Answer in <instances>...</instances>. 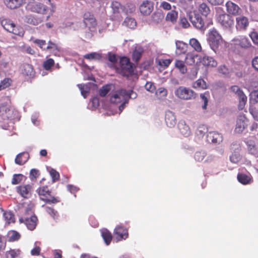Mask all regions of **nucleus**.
<instances>
[{
  "label": "nucleus",
  "mask_w": 258,
  "mask_h": 258,
  "mask_svg": "<svg viewBox=\"0 0 258 258\" xmlns=\"http://www.w3.org/2000/svg\"><path fill=\"white\" fill-rule=\"evenodd\" d=\"M21 71L24 76H27L29 78L33 77L35 75L33 67L30 64H24L22 67Z\"/></svg>",
  "instance_id": "nucleus-21"
},
{
  "label": "nucleus",
  "mask_w": 258,
  "mask_h": 258,
  "mask_svg": "<svg viewBox=\"0 0 258 258\" xmlns=\"http://www.w3.org/2000/svg\"><path fill=\"white\" fill-rule=\"evenodd\" d=\"M189 45L197 52L202 51V46L199 41L196 38H191L189 41Z\"/></svg>",
  "instance_id": "nucleus-33"
},
{
  "label": "nucleus",
  "mask_w": 258,
  "mask_h": 258,
  "mask_svg": "<svg viewBox=\"0 0 258 258\" xmlns=\"http://www.w3.org/2000/svg\"><path fill=\"white\" fill-rule=\"evenodd\" d=\"M247 119L244 115H240L237 120L235 132L241 133L247 126Z\"/></svg>",
  "instance_id": "nucleus-18"
},
{
  "label": "nucleus",
  "mask_w": 258,
  "mask_h": 258,
  "mask_svg": "<svg viewBox=\"0 0 258 258\" xmlns=\"http://www.w3.org/2000/svg\"><path fill=\"white\" fill-rule=\"evenodd\" d=\"M8 237L9 241H15L19 240L20 238L21 235L16 231H10L8 233Z\"/></svg>",
  "instance_id": "nucleus-35"
},
{
  "label": "nucleus",
  "mask_w": 258,
  "mask_h": 258,
  "mask_svg": "<svg viewBox=\"0 0 258 258\" xmlns=\"http://www.w3.org/2000/svg\"><path fill=\"white\" fill-rule=\"evenodd\" d=\"M37 218L35 216H32L30 218H21L20 222L24 223L28 229L33 230L36 226Z\"/></svg>",
  "instance_id": "nucleus-15"
},
{
  "label": "nucleus",
  "mask_w": 258,
  "mask_h": 258,
  "mask_svg": "<svg viewBox=\"0 0 258 258\" xmlns=\"http://www.w3.org/2000/svg\"><path fill=\"white\" fill-rule=\"evenodd\" d=\"M3 216L7 223L9 224L15 222L14 215L11 212L9 211L4 212Z\"/></svg>",
  "instance_id": "nucleus-37"
},
{
  "label": "nucleus",
  "mask_w": 258,
  "mask_h": 258,
  "mask_svg": "<svg viewBox=\"0 0 258 258\" xmlns=\"http://www.w3.org/2000/svg\"><path fill=\"white\" fill-rule=\"evenodd\" d=\"M165 121L166 125L169 127H172L176 123V120L174 114L170 111L166 112L165 116Z\"/></svg>",
  "instance_id": "nucleus-19"
},
{
  "label": "nucleus",
  "mask_w": 258,
  "mask_h": 258,
  "mask_svg": "<svg viewBox=\"0 0 258 258\" xmlns=\"http://www.w3.org/2000/svg\"><path fill=\"white\" fill-rule=\"evenodd\" d=\"M195 89H206L208 87L206 82L203 79H198L192 84Z\"/></svg>",
  "instance_id": "nucleus-32"
},
{
  "label": "nucleus",
  "mask_w": 258,
  "mask_h": 258,
  "mask_svg": "<svg viewBox=\"0 0 258 258\" xmlns=\"http://www.w3.org/2000/svg\"><path fill=\"white\" fill-rule=\"evenodd\" d=\"M249 36L253 43L258 45V33L255 31H253L249 34Z\"/></svg>",
  "instance_id": "nucleus-63"
},
{
  "label": "nucleus",
  "mask_w": 258,
  "mask_h": 258,
  "mask_svg": "<svg viewBox=\"0 0 258 258\" xmlns=\"http://www.w3.org/2000/svg\"><path fill=\"white\" fill-rule=\"evenodd\" d=\"M143 51V48L140 47L136 48L133 53V59L138 61L141 57Z\"/></svg>",
  "instance_id": "nucleus-44"
},
{
  "label": "nucleus",
  "mask_w": 258,
  "mask_h": 258,
  "mask_svg": "<svg viewBox=\"0 0 258 258\" xmlns=\"http://www.w3.org/2000/svg\"><path fill=\"white\" fill-rule=\"evenodd\" d=\"M28 7L32 11L38 13H43L46 10V7L45 6L42 4L36 2L30 3L28 5Z\"/></svg>",
  "instance_id": "nucleus-20"
},
{
  "label": "nucleus",
  "mask_w": 258,
  "mask_h": 258,
  "mask_svg": "<svg viewBox=\"0 0 258 258\" xmlns=\"http://www.w3.org/2000/svg\"><path fill=\"white\" fill-rule=\"evenodd\" d=\"M43 208H45L46 212L50 215L51 217L54 220H56L58 219V214L56 211H55L53 208L49 207L48 206H45V205H42Z\"/></svg>",
  "instance_id": "nucleus-34"
},
{
  "label": "nucleus",
  "mask_w": 258,
  "mask_h": 258,
  "mask_svg": "<svg viewBox=\"0 0 258 258\" xmlns=\"http://www.w3.org/2000/svg\"><path fill=\"white\" fill-rule=\"evenodd\" d=\"M99 105V99L97 97H93L89 104V107L92 109H96Z\"/></svg>",
  "instance_id": "nucleus-54"
},
{
  "label": "nucleus",
  "mask_w": 258,
  "mask_h": 258,
  "mask_svg": "<svg viewBox=\"0 0 258 258\" xmlns=\"http://www.w3.org/2000/svg\"><path fill=\"white\" fill-rule=\"evenodd\" d=\"M236 28L237 30H245L249 25L247 17L240 15L236 18Z\"/></svg>",
  "instance_id": "nucleus-11"
},
{
  "label": "nucleus",
  "mask_w": 258,
  "mask_h": 258,
  "mask_svg": "<svg viewBox=\"0 0 258 258\" xmlns=\"http://www.w3.org/2000/svg\"><path fill=\"white\" fill-rule=\"evenodd\" d=\"M232 42L235 45H239L242 48H248L251 46V43L248 39L243 36H240L234 38Z\"/></svg>",
  "instance_id": "nucleus-13"
},
{
  "label": "nucleus",
  "mask_w": 258,
  "mask_h": 258,
  "mask_svg": "<svg viewBox=\"0 0 258 258\" xmlns=\"http://www.w3.org/2000/svg\"><path fill=\"white\" fill-rule=\"evenodd\" d=\"M163 15L159 12H155L151 16L152 20L154 23H158L163 19Z\"/></svg>",
  "instance_id": "nucleus-49"
},
{
  "label": "nucleus",
  "mask_w": 258,
  "mask_h": 258,
  "mask_svg": "<svg viewBox=\"0 0 258 258\" xmlns=\"http://www.w3.org/2000/svg\"><path fill=\"white\" fill-rule=\"evenodd\" d=\"M174 10H171L170 12L167 14L166 16V20L167 21H170L173 23L176 22L178 18V12L175 9L176 7L173 6Z\"/></svg>",
  "instance_id": "nucleus-28"
},
{
  "label": "nucleus",
  "mask_w": 258,
  "mask_h": 258,
  "mask_svg": "<svg viewBox=\"0 0 258 258\" xmlns=\"http://www.w3.org/2000/svg\"><path fill=\"white\" fill-rule=\"evenodd\" d=\"M240 159V155L238 153H234L230 156V160L233 163H238Z\"/></svg>",
  "instance_id": "nucleus-58"
},
{
  "label": "nucleus",
  "mask_w": 258,
  "mask_h": 258,
  "mask_svg": "<svg viewBox=\"0 0 258 258\" xmlns=\"http://www.w3.org/2000/svg\"><path fill=\"white\" fill-rule=\"evenodd\" d=\"M84 57L85 58L87 59L99 60L101 59V55L100 53L97 52H91L90 53L85 54Z\"/></svg>",
  "instance_id": "nucleus-47"
},
{
  "label": "nucleus",
  "mask_w": 258,
  "mask_h": 258,
  "mask_svg": "<svg viewBox=\"0 0 258 258\" xmlns=\"http://www.w3.org/2000/svg\"><path fill=\"white\" fill-rule=\"evenodd\" d=\"M237 179L239 182L245 185L250 184L253 182L252 177L249 173H238Z\"/></svg>",
  "instance_id": "nucleus-22"
},
{
  "label": "nucleus",
  "mask_w": 258,
  "mask_h": 258,
  "mask_svg": "<svg viewBox=\"0 0 258 258\" xmlns=\"http://www.w3.org/2000/svg\"><path fill=\"white\" fill-rule=\"evenodd\" d=\"M248 153L255 157L258 156V147L253 141L248 140L246 142Z\"/></svg>",
  "instance_id": "nucleus-25"
},
{
  "label": "nucleus",
  "mask_w": 258,
  "mask_h": 258,
  "mask_svg": "<svg viewBox=\"0 0 258 258\" xmlns=\"http://www.w3.org/2000/svg\"><path fill=\"white\" fill-rule=\"evenodd\" d=\"M137 94L132 90H126L123 89L115 91L110 96V101L112 103H121L119 110L121 112L128 103L130 99H135Z\"/></svg>",
  "instance_id": "nucleus-1"
},
{
  "label": "nucleus",
  "mask_w": 258,
  "mask_h": 258,
  "mask_svg": "<svg viewBox=\"0 0 258 258\" xmlns=\"http://www.w3.org/2000/svg\"><path fill=\"white\" fill-rule=\"evenodd\" d=\"M16 191L23 198L28 199L32 195L33 188L30 184H23L16 188Z\"/></svg>",
  "instance_id": "nucleus-8"
},
{
  "label": "nucleus",
  "mask_w": 258,
  "mask_h": 258,
  "mask_svg": "<svg viewBox=\"0 0 258 258\" xmlns=\"http://www.w3.org/2000/svg\"><path fill=\"white\" fill-rule=\"evenodd\" d=\"M114 232L118 241L125 239L128 237L127 230L121 226H117L115 228Z\"/></svg>",
  "instance_id": "nucleus-16"
},
{
  "label": "nucleus",
  "mask_w": 258,
  "mask_h": 258,
  "mask_svg": "<svg viewBox=\"0 0 258 258\" xmlns=\"http://www.w3.org/2000/svg\"><path fill=\"white\" fill-rule=\"evenodd\" d=\"M167 95V91L166 89L163 87L159 88L156 91V95L159 99H164Z\"/></svg>",
  "instance_id": "nucleus-40"
},
{
  "label": "nucleus",
  "mask_w": 258,
  "mask_h": 258,
  "mask_svg": "<svg viewBox=\"0 0 258 258\" xmlns=\"http://www.w3.org/2000/svg\"><path fill=\"white\" fill-rule=\"evenodd\" d=\"M238 98L239 103L238 107L239 110H242L244 109L245 104L247 102V97L243 92L238 95L237 96Z\"/></svg>",
  "instance_id": "nucleus-31"
},
{
  "label": "nucleus",
  "mask_w": 258,
  "mask_h": 258,
  "mask_svg": "<svg viewBox=\"0 0 258 258\" xmlns=\"http://www.w3.org/2000/svg\"><path fill=\"white\" fill-rule=\"evenodd\" d=\"M187 16L189 20L195 28L201 29L204 27V21L199 14L191 11L187 13Z\"/></svg>",
  "instance_id": "nucleus-7"
},
{
  "label": "nucleus",
  "mask_w": 258,
  "mask_h": 258,
  "mask_svg": "<svg viewBox=\"0 0 258 258\" xmlns=\"http://www.w3.org/2000/svg\"><path fill=\"white\" fill-rule=\"evenodd\" d=\"M54 64V60L52 58H49L44 62L43 67L46 70H49Z\"/></svg>",
  "instance_id": "nucleus-56"
},
{
  "label": "nucleus",
  "mask_w": 258,
  "mask_h": 258,
  "mask_svg": "<svg viewBox=\"0 0 258 258\" xmlns=\"http://www.w3.org/2000/svg\"><path fill=\"white\" fill-rule=\"evenodd\" d=\"M226 9L227 14L232 16H237L241 14L242 10L236 4L234 3L228 1L226 4Z\"/></svg>",
  "instance_id": "nucleus-10"
},
{
  "label": "nucleus",
  "mask_w": 258,
  "mask_h": 258,
  "mask_svg": "<svg viewBox=\"0 0 258 258\" xmlns=\"http://www.w3.org/2000/svg\"><path fill=\"white\" fill-rule=\"evenodd\" d=\"M207 132V128L204 126L202 125L199 126L196 132V134L198 136H199L200 138L203 137L205 134Z\"/></svg>",
  "instance_id": "nucleus-57"
},
{
  "label": "nucleus",
  "mask_w": 258,
  "mask_h": 258,
  "mask_svg": "<svg viewBox=\"0 0 258 258\" xmlns=\"http://www.w3.org/2000/svg\"><path fill=\"white\" fill-rule=\"evenodd\" d=\"M210 96L209 92H206L203 94L200 95V97L202 100L204 101V104L202 106V108L204 109L207 108V104L208 102V97Z\"/></svg>",
  "instance_id": "nucleus-52"
},
{
  "label": "nucleus",
  "mask_w": 258,
  "mask_h": 258,
  "mask_svg": "<svg viewBox=\"0 0 258 258\" xmlns=\"http://www.w3.org/2000/svg\"><path fill=\"white\" fill-rule=\"evenodd\" d=\"M2 25L4 27V28L9 32L14 24L11 20L8 19H4L1 22Z\"/></svg>",
  "instance_id": "nucleus-43"
},
{
  "label": "nucleus",
  "mask_w": 258,
  "mask_h": 258,
  "mask_svg": "<svg viewBox=\"0 0 258 258\" xmlns=\"http://www.w3.org/2000/svg\"><path fill=\"white\" fill-rule=\"evenodd\" d=\"M178 127L180 133L184 137H188L190 134L191 131L189 126L186 124L185 122L183 120H181L178 124Z\"/></svg>",
  "instance_id": "nucleus-23"
},
{
  "label": "nucleus",
  "mask_w": 258,
  "mask_h": 258,
  "mask_svg": "<svg viewBox=\"0 0 258 258\" xmlns=\"http://www.w3.org/2000/svg\"><path fill=\"white\" fill-rule=\"evenodd\" d=\"M200 62L205 66L215 67L217 65V61L212 57L209 56H203Z\"/></svg>",
  "instance_id": "nucleus-26"
},
{
  "label": "nucleus",
  "mask_w": 258,
  "mask_h": 258,
  "mask_svg": "<svg viewBox=\"0 0 258 258\" xmlns=\"http://www.w3.org/2000/svg\"><path fill=\"white\" fill-rule=\"evenodd\" d=\"M78 87L81 91L82 96L86 98L89 92V87L87 85L78 84Z\"/></svg>",
  "instance_id": "nucleus-50"
},
{
  "label": "nucleus",
  "mask_w": 258,
  "mask_h": 258,
  "mask_svg": "<svg viewBox=\"0 0 258 258\" xmlns=\"http://www.w3.org/2000/svg\"><path fill=\"white\" fill-rule=\"evenodd\" d=\"M84 23L91 31L95 28L97 23L94 16L90 13H86L84 16Z\"/></svg>",
  "instance_id": "nucleus-12"
},
{
  "label": "nucleus",
  "mask_w": 258,
  "mask_h": 258,
  "mask_svg": "<svg viewBox=\"0 0 258 258\" xmlns=\"http://www.w3.org/2000/svg\"><path fill=\"white\" fill-rule=\"evenodd\" d=\"M17 111L11 105V99L9 97L5 96L2 98L0 104V117L2 119L11 121L13 119Z\"/></svg>",
  "instance_id": "nucleus-2"
},
{
  "label": "nucleus",
  "mask_w": 258,
  "mask_h": 258,
  "mask_svg": "<svg viewBox=\"0 0 258 258\" xmlns=\"http://www.w3.org/2000/svg\"><path fill=\"white\" fill-rule=\"evenodd\" d=\"M139 10L143 15H149L154 10V4L150 1H144L140 5Z\"/></svg>",
  "instance_id": "nucleus-9"
},
{
  "label": "nucleus",
  "mask_w": 258,
  "mask_h": 258,
  "mask_svg": "<svg viewBox=\"0 0 258 258\" xmlns=\"http://www.w3.org/2000/svg\"><path fill=\"white\" fill-rule=\"evenodd\" d=\"M207 41L211 48L217 52L224 43L222 36L218 31L214 28L210 30L208 33Z\"/></svg>",
  "instance_id": "nucleus-3"
},
{
  "label": "nucleus",
  "mask_w": 258,
  "mask_h": 258,
  "mask_svg": "<svg viewBox=\"0 0 258 258\" xmlns=\"http://www.w3.org/2000/svg\"><path fill=\"white\" fill-rule=\"evenodd\" d=\"M175 67L179 70L182 74H185L187 71L186 67L184 62L180 60H176L175 62Z\"/></svg>",
  "instance_id": "nucleus-36"
},
{
  "label": "nucleus",
  "mask_w": 258,
  "mask_h": 258,
  "mask_svg": "<svg viewBox=\"0 0 258 258\" xmlns=\"http://www.w3.org/2000/svg\"><path fill=\"white\" fill-rule=\"evenodd\" d=\"M11 83V80L9 78H5L0 83V90L9 87Z\"/></svg>",
  "instance_id": "nucleus-55"
},
{
  "label": "nucleus",
  "mask_w": 258,
  "mask_h": 258,
  "mask_svg": "<svg viewBox=\"0 0 258 258\" xmlns=\"http://www.w3.org/2000/svg\"><path fill=\"white\" fill-rule=\"evenodd\" d=\"M20 254L19 249H11L6 252V258H16Z\"/></svg>",
  "instance_id": "nucleus-41"
},
{
  "label": "nucleus",
  "mask_w": 258,
  "mask_h": 258,
  "mask_svg": "<svg viewBox=\"0 0 258 258\" xmlns=\"http://www.w3.org/2000/svg\"><path fill=\"white\" fill-rule=\"evenodd\" d=\"M9 32L20 36H22L24 33L23 29L20 26H16L15 24L13 25L12 29L10 30Z\"/></svg>",
  "instance_id": "nucleus-38"
},
{
  "label": "nucleus",
  "mask_w": 258,
  "mask_h": 258,
  "mask_svg": "<svg viewBox=\"0 0 258 258\" xmlns=\"http://www.w3.org/2000/svg\"><path fill=\"white\" fill-rule=\"evenodd\" d=\"M29 155L27 152H23L19 154L16 159H15V163L16 164L22 165L25 164L29 159Z\"/></svg>",
  "instance_id": "nucleus-27"
},
{
  "label": "nucleus",
  "mask_w": 258,
  "mask_h": 258,
  "mask_svg": "<svg viewBox=\"0 0 258 258\" xmlns=\"http://www.w3.org/2000/svg\"><path fill=\"white\" fill-rule=\"evenodd\" d=\"M197 56V55H194L192 53L187 54L185 58V63L189 65L194 64L195 62V58Z\"/></svg>",
  "instance_id": "nucleus-46"
},
{
  "label": "nucleus",
  "mask_w": 258,
  "mask_h": 258,
  "mask_svg": "<svg viewBox=\"0 0 258 258\" xmlns=\"http://www.w3.org/2000/svg\"><path fill=\"white\" fill-rule=\"evenodd\" d=\"M37 193L40 197L41 200L48 204H55L60 202L58 198L52 197L50 195V191L47 186L39 187L36 190Z\"/></svg>",
  "instance_id": "nucleus-4"
},
{
  "label": "nucleus",
  "mask_w": 258,
  "mask_h": 258,
  "mask_svg": "<svg viewBox=\"0 0 258 258\" xmlns=\"http://www.w3.org/2000/svg\"><path fill=\"white\" fill-rule=\"evenodd\" d=\"M176 55H181L185 53L187 51V44L182 41H176L175 42Z\"/></svg>",
  "instance_id": "nucleus-24"
},
{
  "label": "nucleus",
  "mask_w": 258,
  "mask_h": 258,
  "mask_svg": "<svg viewBox=\"0 0 258 258\" xmlns=\"http://www.w3.org/2000/svg\"><path fill=\"white\" fill-rule=\"evenodd\" d=\"M199 11L202 15L205 16H207L210 12L209 8L205 3H202L199 6Z\"/></svg>",
  "instance_id": "nucleus-42"
},
{
  "label": "nucleus",
  "mask_w": 258,
  "mask_h": 258,
  "mask_svg": "<svg viewBox=\"0 0 258 258\" xmlns=\"http://www.w3.org/2000/svg\"><path fill=\"white\" fill-rule=\"evenodd\" d=\"M110 89V86L106 85L105 86L102 87L100 90H99V95L101 97H104L109 92Z\"/></svg>",
  "instance_id": "nucleus-60"
},
{
  "label": "nucleus",
  "mask_w": 258,
  "mask_h": 258,
  "mask_svg": "<svg viewBox=\"0 0 258 258\" xmlns=\"http://www.w3.org/2000/svg\"><path fill=\"white\" fill-rule=\"evenodd\" d=\"M172 60L170 59H157L156 63L163 68H166L171 63Z\"/></svg>",
  "instance_id": "nucleus-39"
},
{
  "label": "nucleus",
  "mask_w": 258,
  "mask_h": 258,
  "mask_svg": "<svg viewBox=\"0 0 258 258\" xmlns=\"http://www.w3.org/2000/svg\"><path fill=\"white\" fill-rule=\"evenodd\" d=\"M123 24L124 25L131 29L134 28L136 26V22L135 20L132 18H126L125 19Z\"/></svg>",
  "instance_id": "nucleus-48"
},
{
  "label": "nucleus",
  "mask_w": 258,
  "mask_h": 258,
  "mask_svg": "<svg viewBox=\"0 0 258 258\" xmlns=\"http://www.w3.org/2000/svg\"><path fill=\"white\" fill-rule=\"evenodd\" d=\"M120 66L123 75L126 76V73H130L132 71V66L128 58L126 57H121L120 59Z\"/></svg>",
  "instance_id": "nucleus-14"
},
{
  "label": "nucleus",
  "mask_w": 258,
  "mask_h": 258,
  "mask_svg": "<svg viewBox=\"0 0 258 258\" xmlns=\"http://www.w3.org/2000/svg\"><path fill=\"white\" fill-rule=\"evenodd\" d=\"M40 244L39 242H35V247L31 250V254L32 255H39L41 251V249L40 247L38 246V244Z\"/></svg>",
  "instance_id": "nucleus-59"
},
{
  "label": "nucleus",
  "mask_w": 258,
  "mask_h": 258,
  "mask_svg": "<svg viewBox=\"0 0 258 258\" xmlns=\"http://www.w3.org/2000/svg\"><path fill=\"white\" fill-rule=\"evenodd\" d=\"M24 176L21 174H15L13 175L12 180V184L14 185H16L20 183Z\"/></svg>",
  "instance_id": "nucleus-51"
},
{
  "label": "nucleus",
  "mask_w": 258,
  "mask_h": 258,
  "mask_svg": "<svg viewBox=\"0 0 258 258\" xmlns=\"http://www.w3.org/2000/svg\"><path fill=\"white\" fill-rule=\"evenodd\" d=\"M175 96L182 100H191L196 98V93L191 89L183 86L177 88L174 92Z\"/></svg>",
  "instance_id": "nucleus-6"
},
{
  "label": "nucleus",
  "mask_w": 258,
  "mask_h": 258,
  "mask_svg": "<svg viewBox=\"0 0 258 258\" xmlns=\"http://www.w3.org/2000/svg\"><path fill=\"white\" fill-rule=\"evenodd\" d=\"M49 173L52 177L53 182H55V181L58 180L59 178V174L55 170L51 169L49 171Z\"/></svg>",
  "instance_id": "nucleus-61"
},
{
  "label": "nucleus",
  "mask_w": 258,
  "mask_h": 258,
  "mask_svg": "<svg viewBox=\"0 0 258 258\" xmlns=\"http://www.w3.org/2000/svg\"><path fill=\"white\" fill-rule=\"evenodd\" d=\"M102 236L107 245H109L112 240V235L111 233L106 229H103L101 230Z\"/></svg>",
  "instance_id": "nucleus-30"
},
{
  "label": "nucleus",
  "mask_w": 258,
  "mask_h": 258,
  "mask_svg": "<svg viewBox=\"0 0 258 258\" xmlns=\"http://www.w3.org/2000/svg\"><path fill=\"white\" fill-rule=\"evenodd\" d=\"M111 8L114 13H119L123 10L121 4L116 1L112 3Z\"/></svg>",
  "instance_id": "nucleus-45"
},
{
  "label": "nucleus",
  "mask_w": 258,
  "mask_h": 258,
  "mask_svg": "<svg viewBox=\"0 0 258 258\" xmlns=\"http://www.w3.org/2000/svg\"><path fill=\"white\" fill-rule=\"evenodd\" d=\"M23 2V0H5V3L7 6L11 9H16L19 7Z\"/></svg>",
  "instance_id": "nucleus-29"
},
{
  "label": "nucleus",
  "mask_w": 258,
  "mask_h": 258,
  "mask_svg": "<svg viewBox=\"0 0 258 258\" xmlns=\"http://www.w3.org/2000/svg\"><path fill=\"white\" fill-rule=\"evenodd\" d=\"M222 140L221 135L216 132H209L207 135V140L209 143L219 144Z\"/></svg>",
  "instance_id": "nucleus-17"
},
{
  "label": "nucleus",
  "mask_w": 258,
  "mask_h": 258,
  "mask_svg": "<svg viewBox=\"0 0 258 258\" xmlns=\"http://www.w3.org/2000/svg\"><path fill=\"white\" fill-rule=\"evenodd\" d=\"M230 90L231 92L236 94L237 96L240 94L242 93L243 91L237 86H232L230 88Z\"/></svg>",
  "instance_id": "nucleus-62"
},
{
  "label": "nucleus",
  "mask_w": 258,
  "mask_h": 258,
  "mask_svg": "<svg viewBox=\"0 0 258 258\" xmlns=\"http://www.w3.org/2000/svg\"><path fill=\"white\" fill-rule=\"evenodd\" d=\"M216 20L223 29L230 30L234 26V20L229 15L223 13H217Z\"/></svg>",
  "instance_id": "nucleus-5"
},
{
  "label": "nucleus",
  "mask_w": 258,
  "mask_h": 258,
  "mask_svg": "<svg viewBox=\"0 0 258 258\" xmlns=\"http://www.w3.org/2000/svg\"><path fill=\"white\" fill-rule=\"evenodd\" d=\"M206 156V153L205 151L197 152L195 155V159L198 162H201L203 160Z\"/></svg>",
  "instance_id": "nucleus-53"
},
{
  "label": "nucleus",
  "mask_w": 258,
  "mask_h": 258,
  "mask_svg": "<svg viewBox=\"0 0 258 258\" xmlns=\"http://www.w3.org/2000/svg\"><path fill=\"white\" fill-rule=\"evenodd\" d=\"M249 112L252 115L254 119L258 121V110L253 107L249 108Z\"/></svg>",
  "instance_id": "nucleus-64"
}]
</instances>
